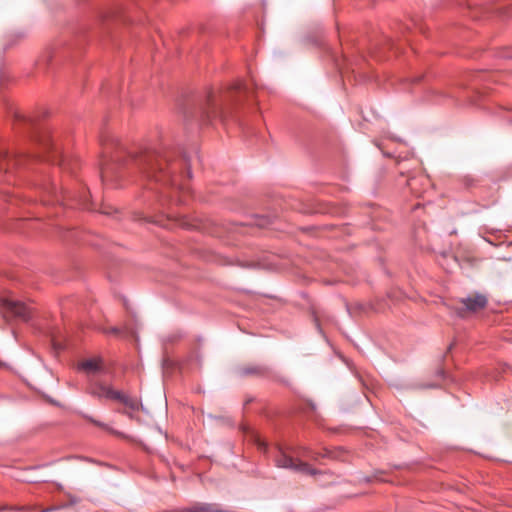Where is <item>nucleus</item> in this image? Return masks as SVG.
I'll use <instances>...</instances> for the list:
<instances>
[{"label":"nucleus","instance_id":"nucleus-1","mask_svg":"<svg viewBox=\"0 0 512 512\" xmlns=\"http://www.w3.org/2000/svg\"><path fill=\"white\" fill-rule=\"evenodd\" d=\"M105 157L101 164V179L104 183H114L125 175L139 174L144 179L154 181L163 187L184 188L183 181L191 178L189 162L185 155L176 158L167 150L144 149L139 153L128 154L118 143L115 151L102 142Z\"/></svg>","mask_w":512,"mask_h":512},{"label":"nucleus","instance_id":"nucleus-16","mask_svg":"<svg viewBox=\"0 0 512 512\" xmlns=\"http://www.w3.org/2000/svg\"><path fill=\"white\" fill-rule=\"evenodd\" d=\"M235 89L240 90L241 89V84H238L237 87H235Z\"/></svg>","mask_w":512,"mask_h":512},{"label":"nucleus","instance_id":"nucleus-5","mask_svg":"<svg viewBox=\"0 0 512 512\" xmlns=\"http://www.w3.org/2000/svg\"><path fill=\"white\" fill-rule=\"evenodd\" d=\"M0 307L5 317L28 321L31 316V308L23 302L9 298L0 299Z\"/></svg>","mask_w":512,"mask_h":512},{"label":"nucleus","instance_id":"nucleus-11","mask_svg":"<svg viewBox=\"0 0 512 512\" xmlns=\"http://www.w3.org/2000/svg\"><path fill=\"white\" fill-rule=\"evenodd\" d=\"M297 456H303L307 458H314V455L307 448H303L301 452L297 453Z\"/></svg>","mask_w":512,"mask_h":512},{"label":"nucleus","instance_id":"nucleus-3","mask_svg":"<svg viewBox=\"0 0 512 512\" xmlns=\"http://www.w3.org/2000/svg\"><path fill=\"white\" fill-rule=\"evenodd\" d=\"M44 193L48 199H45V203L57 202L63 205L77 206L82 209H89V192L83 190L78 193H71L68 191L58 190L56 184L49 183L42 187Z\"/></svg>","mask_w":512,"mask_h":512},{"label":"nucleus","instance_id":"nucleus-13","mask_svg":"<svg viewBox=\"0 0 512 512\" xmlns=\"http://www.w3.org/2000/svg\"><path fill=\"white\" fill-rule=\"evenodd\" d=\"M256 443H257L259 449H261L263 451L266 450L267 444L263 440H261L259 437L256 438Z\"/></svg>","mask_w":512,"mask_h":512},{"label":"nucleus","instance_id":"nucleus-10","mask_svg":"<svg viewBox=\"0 0 512 512\" xmlns=\"http://www.w3.org/2000/svg\"><path fill=\"white\" fill-rule=\"evenodd\" d=\"M265 369L261 366H248L240 369L241 375L262 374Z\"/></svg>","mask_w":512,"mask_h":512},{"label":"nucleus","instance_id":"nucleus-15","mask_svg":"<svg viewBox=\"0 0 512 512\" xmlns=\"http://www.w3.org/2000/svg\"><path fill=\"white\" fill-rule=\"evenodd\" d=\"M1 157H3V158H5V159H6V158H8V154H7V153H4L3 155H2V154H0V158H1Z\"/></svg>","mask_w":512,"mask_h":512},{"label":"nucleus","instance_id":"nucleus-2","mask_svg":"<svg viewBox=\"0 0 512 512\" xmlns=\"http://www.w3.org/2000/svg\"><path fill=\"white\" fill-rule=\"evenodd\" d=\"M86 393L100 400L106 399L122 403L126 407L122 413L128 415L130 418H132V413L130 411L139 410L140 403L137 398L122 391L115 390L112 386L95 378L88 379Z\"/></svg>","mask_w":512,"mask_h":512},{"label":"nucleus","instance_id":"nucleus-7","mask_svg":"<svg viewBox=\"0 0 512 512\" xmlns=\"http://www.w3.org/2000/svg\"><path fill=\"white\" fill-rule=\"evenodd\" d=\"M201 118L205 123L211 122L212 119L220 118L223 120L224 118L221 102L212 91L207 94L205 104L202 107Z\"/></svg>","mask_w":512,"mask_h":512},{"label":"nucleus","instance_id":"nucleus-17","mask_svg":"<svg viewBox=\"0 0 512 512\" xmlns=\"http://www.w3.org/2000/svg\"><path fill=\"white\" fill-rule=\"evenodd\" d=\"M5 509H6L5 507H0V512L4 511Z\"/></svg>","mask_w":512,"mask_h":512},{"label":"nucleus","instance_id":"nucleus-8","mask_svg":"<svg viewBox=\"0 0 512 512\" xmlns=\"http://www.w3.org/2000/svg\"><path fill=\"white\" fill-rule=\"evenodd\" d=\"M78 369L86 373L88 379L94 378L96 374L103 373L105 370L103 360L100 357L83 360L78 364Z\"/></svg>","mask_w":512,"mask_h":512},{"label":"nucleus","instance_id":"nucleus-9","mask_svg":"<svg viewBox=\"0 0 512 512\" xmlns=\"http://www.w3.org/2000/svg\"><path fill=\"white\" fill-rule=\"evenodd\" d=\"M84 417H85V419H87V420H88L89 422H91L92 424H94V425H96V426H98V427H100V428H102V429H104V430L108 431V432H109V433H111V434H114V435H121V433H120V432H118V431L114 430V429H113V428H111L109 425H107V424H105V423H103V422H101V421H98V420L94 419V418H93V417H91V416L85 415Z\"/></svg>","mask_w":512,"mask_h":512},{"label":"nucleus","instance_id":"nucleus-6","mask_svg":"<svg viewBox=\"0 0 512 512\" xmlns=\"http://www.w3.org/2000/svg\"><path fill=\"white\" fill-rule=\"evenodd\" d=\"M276 465L280 468L290 469L308 475H316L318 471L311 468L306 462L298 460L283 451L279 450L275 457Z\"/></svg>","mask_w":512,"mask_h":512},{"label":"nucleus","instance_id":"nucleus-14","mask_svg":"<svg viewBox=\"0 0 512 512\" xmlns=\"http://www.w3.org/2000/svg\"><path fill=\"white\" fill-rule=\"evenodd\" d=\"M46 148L51 151L54 149L53 144H51V143H47Z\"/></svg>","mask_w":512,"mask_h":512},{"label":"nucleus","instance_id":"nucleus-12","mask_svg":"<svg viewBox=\"0 0 512 512\" xmlns=\"http://www.w3.org/2000/svg\"><path fill=\"white\" fill-rule=\"evenodd\" d=\"M46 161L51 162L52 164H59V165H62V159H60V158L58 159V156H57V155H55V156H53V157H50V156H49V157L46 159Z\"/></svg>","mask_w":512,"mask_h":512},{"label":"nucleus","instance_id":"nucleus-4","mask_svg":"<svg viewBox=\"0 0 512 512\" xmlns=\"http://www.w3.org/2000/svg\"><path fill=\"white\" fill-rule=\"evenodd\" d=\"M460 304L461 306L459 307H453L452 312L460 318H465L468 314L476 313L484 309L488 304V298L484 294L475 292L465 298H461Z\"/></svg>","mask_w":512,"mask_h":512}]
</instances>
